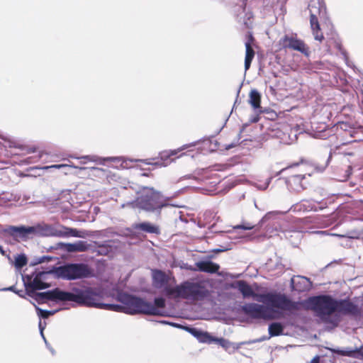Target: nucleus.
<instances>
[{"mask_svg":"<svg viewBox=\"0 0 363 363\" xmlns=\"http://www.w3.org/2000/svg\"><path fill=\"white\" fill-rule=\"evenodd\" d=\"M38 303H43L46 300L55 301H72L80 305L99 308L113 309L118 306L103 303L107 294L101 288L84 287L74 288L72 291H65L59 289L41 292V294L30 293Z\"/></svg>","mask_w":363,"mask_h":363,"instance_id":"obj_1","label":"nucleus"},{"mask_svg":"<svg viewBox=\"0 0 363 363\" xmlns=\"http://www.w3.org/2000/svg\"><path fill=\"white\" fill-rule=\"evenodd\" d=\"M307 303L323 322L332 328L337 325L340 320V315L337 314V301L328 296H320L310 298Z\"/></svg>","mask_w":363,"mask_h":363,"instance_id":"obj_2","label":"nucleus"},{"mask_svg":"<svg viewBox=\"0 0 363 363\" xmlns=\"http://www.w3.org/2000/svg\"><path fill=\"white\" fill-rule=\"evenodd\" d=\"M119 300L123 305H117L118 307L111 309L112 311H123L128 314H156L160 313L159 310L152 306L151 303L128 294H121Z\"/></svg>","mask_w":363,"mask_h":363,"instance_id":"obj_3","label":"nucleus"},{"mask_svg":"<svg viewBox=\"0 0 363 363\" xmlns=\"http://www.w3.org/2000/svg\"><path fill=\"white\" fill-rule=\"evenodd\" d=\"M133 207L151 211L166 206V201L158 191L152 188L144 187L141 195L134 201Z\"/></svg>","mask_w":363,"mask_h":363,"instance_id":"obj_4","label":"nucleus"},{"mask_svg":"<svg viewBox=\"0 0 363 363\" xmlns=\"http://www.w3.org/2000/svg\"><path fill=\"white\" fill-rule=\"evenodd\" d=\"M166 294L171 298L197 299L203 296L204 289L199 283L186 281L175 287H167Z\"/></svg>","mask_w":363,"mask_h":363,"instance_id":"obj_5","label":"nucleus"},{"mask_svg":"<svg viewBox=\"0 0 363 363\" xmlns=\"http://www.w3.org/2000/svg\"><path fill=\"white\" fill-rule=\"evenodd\" d=\"M37 235L42 236L74 237L84 238L88 235L86 231L63 225H50L47 224L37 225Z\"/></svg>","mask_w":363,"mask_h":363,"instance_id":"obj_6","label":"nucleus"},{"mask_svg":"<svg viewBox=\"0 0 363 363\" xmlns=\"http://www.w3.org/2000/svg\"><path fill=\"white\" fill-rule=\"evenodd\" d=\"M308 9L310 13V24L313 37L315 40L321 43L324 37L320 32L318 18H325L326 14L325 6L320 0H312L309 3Z\"/></svg>","mask_w":363,"mask_h":363,"instance_id":"obj_7","label":"nucleus"},{"mask_svg":"<svg viewBox=\"0 0 363 363\" xmlns=\"http://www.w3.org/2000/svg\"><path fill=\"white\" fill-rule=\"evenodd\" d=\"M257 301L268 304L273 308L284 311H291L298 308V303L292 302L286 296L280 294L268 293L257 296Z\"/></svg>","mask_w":363,"mask_h":363,"instance_id":"obj_8","label":"nucleus"},{"mask_svg":"<svg viewBox=\"0 0 363 363\" xmlns=\"http://www.w3.org/2000/svg\"><path fill=\"white\" fill-rule=\"evenodd\" d=\"M90 272L84 264H69L57 268L56 274L59 277L67 280H73L86 277Z\"/></svg>","mask_w":363,"mask_h":363,"instance_id":"obj_9","label":"nucleus"},{"mask_svg":"<svg viewBox=\"0 0 363 363\" xmlns=\"http://www.w3.org/2000/svg\"><path fill=\"white\" fill-rule=\"evenodd\" d=\"M48 274L46 272H39L33 274L30 277H28V279L26 281L23 279L25 286L26 287L27 294L28 296L32 298L36 302H38L35 298L32 297L30 294H38L35 292L36 289H43L48 287V286L43 282V279H45V276Z\"/></svg>","mask_w":363,"mask_h":363,"instance_id":"obj_10","label":"nucleus"},{"mask_svg":"<svg viewBox=\"0 0 363 363\" xmlns=\"http://www.w3.org/2000/svg\"><path fill=\"white\" fill-rule=\"evenodd\" d=\"M243 311L254 317L264 319L274 318V312L267 306L257 303H247L242 306Z\"/></svg>","mask_w":363,"mask_h":363,"instance_id":"obj_11","label":"nucleus"},{"mask_svg":"<svg viewBox=\"0 0 363 363\" xmlns=\"http://www.w3.org/2000/svg\"><path fill=\"white\" fill-rule=\"evenodd\" d=\"M190 145H184L182 147L173 150H164L160 153V158L161 160V162H152L150 160H133L130 159H127L128 160H131L128 162V165L130 166V167H132L133 166L130 164V163L133 162H144L146 164H155L159 167L162 166H167L168 165L172 160H169L170 157L176 155L178 152L188 148L190 147Z\"/></svg>","mask_w":363,"mask_h":363,"instance_id":"obj_12","label":"nucleus"},{"mask_svg":"<svg viewBox=\"0 0 363 363\" xmlns=\"http://www.w3.org/2000/svg\"><path fill=\"white\" fill-rule=\"evenodd\" d=\"M77 158L83 160L81 162V164H86V161H89L96 162L99 164H104L105 162L109 161L113 162H121L120 166L121 168H129L130 167L128 164L130 160H128L127 158L122 157H99L95 155H86L80 158Z\"/></svg>","mask_w":363,"mask_h":363,"instance_id":"obj_13","label":"nucleus"},{"mask_svg":"<svg viewBox=\"0 0 363 363\" xmlns=\"http://www.w3.org/2000/svg\"><path fill=\"white\" fill-rule=\"evenodd\" d=\"M234 11L237 16L238 21L249 28L251 25L250 19L252 18V13L250 11H246L245 1L240 0L239 4L236 5Z\"/></svg>","mask_w":363,"mask_h":363,"instance_id":"obj_14","label":"nucleus"},{"mask_svg":"<svg viewBox=\"0 0 363 363\" xmlns=\"http://www.w3.org/2000/svg\"><path fill=\"white\" fill-rule=\"evenodd\" d=\"M231 287L238 289L244 298L253 297L257 301V296L259 295L255 294L252 287L245 281L240 280L235 281L231 284Z\"/></svg>","mask_w":363,"mask_h":363,"instance_id":"obj_15","label":"nucleus"},{"mask_svg":"<svg viewBox=\"0 0 363 363\" xmlns=\"http://www.w3.org/2000/svg\"><path fill=\"white\" fill-rule=\"evenodd\" d=\"M338 307L337 308V314H352L355 315L359 313L357 306L348 301H337Z\"/></svg>","mask_w":363,"mask_h":363,"instance_id":"obj_16","label":"nucleus"},{"mask_svg":"<svg viewBox=\"0 0 363 363\" xmlns=\"http://www.w3.org/2000/svg\"><path fill=\"white\" fill-rule=\"evenodd\" d=\"M186 330L201 342L208 344L214 342L215 337L208 332L202 331L196 328H187Z\"/></svg>","mask_w":363,"mask_h":363,"instance_id":"obj_17","label":"nucleus"},{"mask_svg":"<svg viewBox=\"0 0 363 363\" xmlns=\"http://www.w3.org/2000/svg\"><path fill=\"white\" fill-rule=\"evenodd\" d=\"M291 285L294 290L298 291H308L311 288V282L304 277H298L291 279Z\"/></svg>","mask_w":363,"mask_h":363,"instance_id":"obj_18","label":"nucleus"},{"mask_svg":"<svg viewBox=\"0 0 363 363\" xmlns=\"http://www.w3.org/2000/svg\"><path fill=\"white\" fill-rule=\"evenodd\" d=\"M63 247L68 252H85L89 249V245L86 242L82 240H79L74 243H65Z\"/></svg>","mask_w":363,"mask_h":363,"instance_id":"obj_19","label":"nucleus"},{"mask_svg":"<svg viewBox=\"0 0 363 363\" xmlns=\"http://www.w3.org/2000/svg\"><path fill=\"white\" fill-rule=\"evenodd\" d=\"M279 45H306V43L297 38L296 34H286L281 38Z\"/></svg>","mask_w":363,"mask_h":363,"instance_id":"obj_20","label":"nucleus"},{"mask_svg":"<svg viewBox=\"0 0 363 363\" xmlns=\"http://www.w3.org/2000/svg\"><path fill=\"white\" fill-rule=\"evenodd\" d=\"M214 342L218 343L222 347H223L225 350L229 352H234L238 350L240 347V345L243 343H233L230 341L224 339V338H217L215 337Z\"/></svg>","mask_w":363,"mask_h":363,"instance_id":"obj_21","label":"nucleus"},{"mask_svg":"<svg viewBox=\"0 0 363 363\" xmlns=\"http://www.w3.org/2000/svg\"><path fill=\"white\" fill-rule=\"evenodd\" d=\"M197 267L200 271L208 273L216 272L219 269V265L210 261L200 262Z\"/></svg>","mask_w":363,"mask_h":363,"instance_id":"obj_22","label":"nucleus"},{"mask_svg":"<svg viewBox=\"0 0 363 363\" xmlns=\"http://www.w3.org/2000/svg\"><path fill=\"white\" fill-rule=\"evenodd\" d=\"M10 232L12 233H19L21 235H26L29 234L37 235V225L30 227H11Z\"/></svg>","mask_w":363,"mask_h":363,"instance_id":"obj_23","label":"nucleus"},{"mask_svg":"<svg viewBox=\"0 0 363 363\" xmlns=\"http://www.w3.org/2000/svg\"><path fill=\"white\" fill-rule=\"evenodd\" d=\"M153 284L156 287H162L167 281L166 274L159 270L152 272Z\"/></svg>","mask_w":363,"mask_h":363,"instance_id":"obj_24","label":"nucleus"},{"mask_svg":"<svg viewBox=\"0 0 363 363\" xmlns=\"http://www.w3.org/2000/svg\"><path fill=\"white\" fill-rule=\"evenodd\" d=\"M304 175L297 174L294 175L289 179V185L295 191H300L304 189L303 184H301V181L304 179Z\"/></svg>","mask_w":363,"mask_h":363,"instance_id":"obj_25","label":"nucleus"},{"mask_svg":"<svg viewBox=\"0 0 363 363\" xmlns=\"http://www.w3.org/2000/svg\"><path fill=\"white\" fill-rule=\"evenodd\" d=\"M249 96V103L252 106V108L255 110L260 108V94L256 89H252L251 90Z\"/></svg>","mask_w":363,"mask_h":363,"instance_id":"obj_26","label":"nucleus"},{"mask_svg":"<svg viewBox=\"0 0 363 363\" xmlns=\"http://www.w3.org/2000/svg\"><path fill=\"white\" fill-rule=\"evenodd\" d=\"M135 228L141 230L143 231L150 233H156V234L159 233V228L157 226L152 225L150 223L145 222V223H142L140 224H136L135 225Z\"/></svg>","mask_w":363,"mask_h":363,"instance_id":"obj_27","label":"nucleus"},{"mask_svg":"<svg viewBox=\"0 0 363 363\" xmlns=\"http://www.w3.org/2000/svg\"><path fill=\"white\" fill-rule=\"evenodd\" d=\"M284 327L279 323H273L269 326V334L270 337L280 335L283 333Z\"/></svg>","mask_w":363,"mask_h":363,"instance_id":"obj_28","label":"nucleus"},{"mask_svg":"<svg viewBox=\"0 0 363 363\" xmlns=\"http://www.w3.org/2000/svg\"><path fill=\"white\" fill-rule=\"evenodd\" d=\"M255 57V51L252 47H246V53L245 58V69L247 71L251 65V62Z\"/></svg>","mask_w":363,"mask_h":363,"instance_id":"obj_29","label":"nucleus"},{"mask_svg":"<svg viewBox=\"0 0 363 363\" xmlns=\"http://www.w3.org/2000/svg\"><path fill=\"white\" fill-rule=\"evenodd\" d=\"M156 308H157L160 311L159 313L154 314L155 315H162V308L164 307L165 305V301L162 298H157L155 299V304H152Z\"/></svg>","mask_w":363,"mask_h":363,"instance_id":"obj_30","label":"nucleus"},{"mask_svg":"<svg viewBox=\"0 0 363 363\" xmlns=\"http://www.w3.org/2000/svg\"><path fill=\"white\" fill-rule=\"evenodd\" d=\"M33 304L34 305L35 310L37 311V313H38V316H40L43 318H47L50 315L55 314V313L56 312L55 311L43 310L40 308L38 307L35 303H33Z\"/></svg>","mask_w":363,"mask_h":363,"instance_id":"obj_31","label":"nucleus"},{"mask_svg":"<svg viewBox=\"0 0 363 363\" xmlns=\"http://www.w3.org/2000/svg\"><path fill=\"white\" fill-rule=\"evenodd\" d=\"M27 264V259L24 255H18L15 259V267L17 269H21Z\"/></svg>","mask_w":363,"mask_h":363,"instance_id":"obj_32","label":"nucleus"},{"mask_svg":"<svg viewBox=\"0 0 363 363\" xmlns=\"http://www.w3.org/2000/svg\"><path fill=\"white\" fill-rule=\"evenodd\" d=\"M254 40L252 33L250 31H247L245 35V42L244 45H252Z\"/></svg>","mask_w":363,"mask_h":363,"instance_id":"obj_33","label":"nucleus"},{"mask_svg":"<svg viewBox=\"0 0 363 363\" xmlns=\"http://www.w3.org/2000/svg\"><path fill=\"white\" fill-rule=\"evenodd\" d=\"M68 166L74 167V168H77V167H75L74 165L61 164H53V165H50V166H45V167H43L42 169H51V168L61 169L62 167H68Z\"/></svg>","mask_w":363,"mask_h":363,"instance_id":"obj_34","label":"nucleus"},{"mask_svg":"<svg viewBox=\"0 0 363 363\" xmlns=\"http://www.w3.org/2000/svg\"><path fill=\"white\" fill-rule=\"evenodd\" d=\"M254 228V225L250 224L238 225L234 227V229H242V230H251Z\"/></svg>","mask_w":363,"mask_h":363,"instance_id":"obj_35","label":"nucleus"},{"mask_svg":"<svg viewBox=\"0 0 363 363\" xmlns=\"http://www.w3.org/2000/svg\"><path fill=\"white\" fill-rule=\"evenodd\" d=\"M315 233H317L320 235H333V236H337V237H342V235L339 234H335V233H329L328 231H317L314 232Z\"/></svg>","mask_w":363,"mask_h":363,"instance_id":"obj_36","label":"nucleus"},{"mask_svg":"<svg viewBox=\"0 0 363 363\" xmlns=\"http://www.w3.org/2000/svg\"><path fill=\"white\" fill-rule=\"evenodd\" d=\"M333 45H337V46L342 45V41L340 40V39L338 37H337L335 39Z\"/></svg>","mask_w":363,"mask_h":363,"instance_id":"obj_37","label":"nucleus"},{"mask_svg":"<svg viewBox=\"0 0 363 363\" xmlns=\"http://www.w3.org/2000/svg\"><path fill=\"white\" fill-rule=\"evenodd\" d=\"M292 48L295 49V50H298L301 52H304L305 50H306V47H299V46H297V47H291Z\"/></svg>","mask_w":363,"mask_h":363,"instance_id":"obj_38","label":"nucleus"},{"mask_svg":"<svg viewBox=\"0 0 363 363\" xmlns=\"http://www.w3.org/2000/svg\"><path fill=\"white\" fill-rule=\"evenodd\" d=\"M161 323H164V324L171 325H173V326L177 327V328H179L180 327V325L177 324V323H170L167 322V321H162Z\"/></svg>","mask_w":363,"mask_h":363,"instance_id":"obj_39","label":"nucleus"},{"mask_svg":"<svg viewBox=\"0 0 363 363\" xmlns=\"http://www.w3.org/2000/svg\"><path fill=\"white\" fill-rule=\"evenodd\" d=\"M39 328H40V330L41 335H42L43 338L44 339L45 342H46L45 338V337L43 335V328H42L41 322L39 323Z\"/></svg>","mask_w":363,"mask_h":363,"instance_id":"obj_40","label":"nucleus"},{"mask_svg":"<svg viewBox=\"0 0 363 363\" xmlns=\"http://www.w3.org/2000/svg\"><path fill=\"white\" fill-rule=\"evenodd\" d=\"M311 363H319V357H315L311 362Z\"/></svg>","mask_w":363,"mask_h":363,"instance_id":"obj_41","label":"nucleus"},{"mask_svg":"<svg viewBox=\"0 0 363 363\" xmlns=\"http://www.w3.org/2000/svg\"><path fill=\"white\" fill-rule=\"evenodd\" d=\"M269 182H270V179H269L268 182L264 185V186L263 187V189H265L268 186Z\"/></svg>","mask_w":363,"mask_h":363,"instance_id":"obj_42","label":"nucleus"},{"mask_svg":"<svg viewBox=\"0 0 363 363\" xmlns=\"http://www.w3.org/2000/svg\"><path fill=\"white\" fill-rule=\"evenodd\" d=\"M99 252H100L101 254L106 253V252H104V248H103V247H101V250H99Z\"/></svg>","mask_w":363,"mask_h":363,"instance_id":"obj_43","label":"nucleus"},{"mask_svg":"<svg viewBox=\"0 0 363 363\" xmlns=\"http://www.w3.org/2000/svg\"><path fill=\"white\" fill-rule=\"evenodd\" d=\"M45 257H42L40 258V259L38 261V263H41L42 262H43Z\"/></svg>","mask_w":363,"mask_h":363,"instance_id":"obj_44","label":"nucleus"},{"mask_svg":"<svg viewBox=\"0 0 363 363\" xmlns=\"http://www.w3.org/2000/svg\"><path fill=\"white\" fill-rule=\"evenodd\" d=\"M3 231H5L2 228L1 226L0 225V234L3 232Z\"/></svg>","mask_w":363,"mask_h":363,"instance_id":"obj_45","label":"nucleus"},{"mask_svg":"<svg viewBox=\"0 0 363 363\" xmlns=\"http://www.w3.org/2000/svg\"><path fill=\"white\" fill-rule=\"evenodd\" d=\"M337 352L339 354H344V352H342V351H337Z\"/></svg>","mask_w":363,"mask_h":363,"instance_id":"obj_46","label":"nucleus"}]
</instances>
